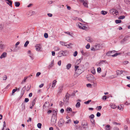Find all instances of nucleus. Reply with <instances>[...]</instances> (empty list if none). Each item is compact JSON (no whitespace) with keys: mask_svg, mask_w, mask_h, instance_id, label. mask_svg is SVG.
<instances>
[{"mask_svg":"<svg viewBox=\"0 0 130 130\" xmlns=\"http://www.w3.org/2000/svg\"><path fill=\"white\" fill-rule=\"evenodd\" d=\"M59 54L60 55V56H64L66 55L64 51H61L59 53Z\"/></svg>","mask_w":130,"mask_h":130,"instance_id":"obj_11","label":"nucleus"},{"mask_svg":"<svg viewBox=\"0 0 130 130\" xmlns=\"http://www.w3.org/2000/svg\"><path fill=\"white\" fill-rule=\"evenodd\" d=\"M64 121L63 119H60L59 122V125L61 126H62L64 123Z\"/></svg>","mask_w":130,"mask_h":130,"instance_id":"obj_9","label":"nucleus"},{"mask_svg":"<svg viewBox=\"0 0 130 130\" xmlns=\"http://www.w3.org/2000/svg\"><path fill=\"white\" fill-rule=\"evenodd\" d=\"M54 63V60H53L51 62V63L48 66V69H50L53 66Z\"/></svg>","mask_w":130,"mask_h":130,"instance_id":"obj_15","label":"nucleus"},{"mask_svg":"<svg viewBox=\"0 0 130 130\" xmlns=\"http://www.w3.org/2000/svg\"><path fill=\"white\" fill-rule=\"evenodd\" d=\"M29 101V99H28L27 98H26L25 99V102H27Z\"/></svg>","mask_w":130,"mask_h":130,"instance_id":"obj_56","label":"nucleus"},{"mask_svg":"<svg viewBox=\"0 0 130 130\" xmlns=\"http://www.w3.org/2000/svg\"><path fill=\"white\" fill-rule=\"evenodd\" d=\"M77 51H75V52L74 53V54H73V55L74 57L76 56L77 54Z\"/></svg>","mask_w":130,"mask_h":130,"instance_id":"obj_46","label":"nucleus"},{"mask_svg":"<svg viewBox=\"0 0 130 130\" xmlns=\"http://www.w3.org/2000/svg\"><path fill=\"white\" fill-rule=\"evenodd\" d=\"M95 47V49L96 50H98L101 47V46L100 44H98L96 45Z\"/></svg>","mask_w":130,"mask_h":130,"instance_id":"obj_16","label":"nucleus"},{"mask_svg":"<svg viewBox=\"0 0 130 130\" xmlns=\"http://www.w3.org/2000/svg\"><path fill=\"white\" fill-rule=\"evenodd\" d=\"M128 36H126L124 37V38L123 40L122 41L124 42L125 41L127 40L128 38Z\"/></svg>","mask_w":130,"mask_h":130,"instance_id":"obj_22","label":"nucleus"},{"mask_svg":"<svg viewBox=\"0 0 130 130\" xmlns=\"http://www.w3.org/2000/svg\"><path fill=\"white\" fill-rule=\"evenodd\" d=\"M64 32L65 33L67 34H68V35H70L71 36H72V35H71L70 34V33L69 32H68V31L65 32Z\"/></svg>","mask_w":130,"mask_h":130,"instance_id":"obj_58","label":"nucleus"},{"mask_svg":"<svg viewBox=\"0 0 130 130\" xmlns=\"http://www.w3.org/2000/svg\"><path fill=\"white\" fill-rule=\"evenodd\" d=\"M54 49L55 51H58L59 50V48L57 47H54Z\"/></svg>","mask_w":130,"mask_h":130,"instance_id":"obj_47","label":"nucleus"},{"mask_svg":"<svg viewBox=\"0 0 130 130\" xmlns=\"http://www.w3.org/2000/svg\"><path fill=\"white\" fill-rule=\"evenodd\" d=\"M71 122V120L70 119H69L66 122V124L69 123Z\"/></svg>","mask_w":130,"mask_h":130,"instance_id":"obj_49","label":"nucleus"},{"mask_svg":"<svg viewBox=\"0 0 130 130\" xmlns=\"http://www.w3.org/2000/svg\"><path fill=\"white\" fill-rule=\"evenodd\" d=\"M4 125H3V129H2V130H4V127H5L6 126V122L5 121H4Z\"/></svg>","mask_w":130,"mask_h":130,"instance_id":"obj_44","label":"nucleus"},{"mask_svg":"<svg viewBox=\"0 0 130 130\" xmlns=\"http://www.w3.org/2000/svg\"><path fill=\"white\" fill-rule=\"evenodd\" d=\"M113 130H119V128L117 127H115L113 128Z\"/></svg>","mask_w":130,"mask_h":130,"instance_id":"obj_63","label":"nucleus"},{"mask_svg":"<svg viewBox=\"0 0 130 130\" xmlns=\"http://www.w3.org/2000/svg\"><path fill=\"white\" fill-rule=\"evenodd\" d=\"M117 74V75H120L122 73V72H121V71L117 70L116 71Z\"/></svg>","mask_w":130,"mask_h":130,"instance_id":"obj_23","label":"nucleus"},{"mask_svg":"<svg viewBox=\"0 0 130 130\" xmlns=\"http://www.w3.org/2000/svg\"><path fill=\"white\" fill-rule=\"evenodd\" d=\"M124 129L125 130H127L128 129V127L127 126L125 125L124 126Z\"/></svg>","mask_w":130,"mask_h":130,"instance_id":"obj_64","label":"nucleus"},{"mask_svg":"<svg viewBox=\"0 0 130 130\" xmlns=\"http://www.w3.org/2000/svg\"><path fill=\"white\" fill-rule=\"evenodd\" d=\"M78 122H79V121L77 120L74 121V124H77L78 123Z\"/></svg>","mask_w":130,"mask_h":130,"instance_id":"obj_59","label":"nucleus"},{"mask_svg":"<svg viewBox=\"0 0 130 130\" xmlns=\"http://www.w3.org/2000/svg\"><path fill=\"white\" fill-rule=\"evenodd\" d=\"M61 61L60 60L58 62V64L59 66H60L61 64Z\"/></svg>","mask_w":130,"mask_h":130,"instance_id":"obj_54","label":"nucleus"},{"mask_svg":"<svg viewBox=\"0 0 130 130\" xmlns=\"http://www.w3.org/2000/svg\"><path fill=\"white\" fill-rule=\"evenodd\" d=\"M61 44L62 45H64V46H67V45L66 44V43L63 42H60Z\"/></svg>","mask_w":130,"mask_h":130,"instance_id":"obj_36","label":"nucleus"},{"mask_svg":"<svg viewBox=\"0 0 130 130\" xmlns=\"http://www.w3.org/2000/svg\"><path fill=\"white\" fill-rule=\"evenodd\" d=\"M81 59H79V60H77L76 62V64H78L79 63L81 62Z\"/></svg>","mask_w":130,"mask_h":130,"instance_id":"obj_24","label":"nucleus"},{"mask_svg":"<svg viewBox=\"0 0 130 130\" xmlns=\"http://www.w3.org/2000/svg\"><path fill=\"white\" fill-rule=\"evenodd\" d=\"M35 47L37 51H41V47L40 44H37L35 46Z\"/></svg>","mask_w":130,"mask_h":130,"instance_id":"obj_4","label":"nucleus"},{"mask_svg":"<svg viewBox=\"0 0 130 130\" xmlns=\"http://www.w3.org/2000/svg\"><path fill=\"white\" fill-rule=\"evenodd\" d=\"M85 7H87V3L84 2L83 3Z\"/></svg>","mask_w":130,"mask_h":130,"instance_id":"obj_53","label":"nucleus"},{"mask_svg":"<svg viewBox=\"0 0 130 130\" xmlns=\"http://www.w3.org/2000/svg\"><path fill=\"white\" fill-rule=\"evenodd\" d=\"M110 107L111 108L113 109L115 108H116L117 107L114 104H112L111 105V106Z\"/></svg>","mask_w":130,"mask_h":130,"instance_id":"obj_32","label":"nucleus"},{"mask_svg":"<svg viewBox=\"0 0 130 130\" xmlns=\"http://www.w3.org/2000/svg\"><path fill=\"white\" fill-rule=\"evenodd\" d=\"M91 101L90 100H89L88 101L84 102V103L86 104H88Z\"/></svg>","mask_w":130,"mask_h":130,"instance_id":"obj_45","label":"nucleus"},{"mask_svg":"<svg viewBox=\"0 0 130 130\" xmlns=\"http://www.w3.org/2000/svg\"><path fill=\"white\" fill-rule=\"evenodd\" d=\"M110 126L109 125H107L105 127L106 130H110Z\"/></svg>","mask_w":130,"mask_h":130,"instance_id":"obj_19","label":"nucleus"},{"mask_svg":"<svg viewBox=\"0 0 130 130\" xmlns=\"http://www.w3.org/2000/svg\"><path fill=\"white\" fill-rule=\"evenodd\" d=\"M29 43V41H27L24 44V46L25 47H26L27 46L28 44Z\"/></svg>","mask_w":130,"mask_h":130,"instance_id":"obj_33","label":"nucleus"},{"mask_svg":"<svg viewBox=\"0 0 130 130\" xmlns=\"http://www.w3.org/2000/svg\"><path fill=\"white\" fill-rule=\"evenodd\" d=\"M69 95L68 93H67L65 96V98L64 100V101L65 103H69Z\"/></svg>","mask_w":130,"mask_h":130,"instance_id":"obj_3","label":"nucleus"},{"mask_svg":"<svg viewBox=\"0 0 130 130\" xmlns=\"http://www.w3.org/2000/svg\"><path fill=\"white\" fill-rule=\"evenodd\" d=\"M115 51H109L108 52H107L106 54V55L108 56H112V55H112V52H115Z\"/></svg>","mask_w":130,"mask_h":130,"instance_id":"obj_13","label":"nucleus"},{"mask_svg":"<svg viewBox=\"0 0 130 130\" xmlns=\"http://www.w3.org/2000/svg\"><path fill=\"white\" fill-rule=\"evenodd\" d=\"M101 115V114L100 113L98 112H97L96 114V116L98 117H99Z\"/></svg>","mask_w":130,"mask_h":130,"instance_id":"obj_51","label":"nucleus"},{"mask_svg":"<svg viewBox=\"0 0 130 130\" xmlns=\"http://www.w3.org/2000/svg\"><path fill=\"white\" fill-rule=\"evenodd\" d=\"M80 106V103L79 102H77L76 105V107H79Z\"/></svg>","mask_w":130,"mask_h":130,"instance_id":"obj_30","label":"nucleus"},{"mask_svg":"<svg viewBox=\"0 0 130 130\" xmlns=\"http://www.w3.org/2000/svg\"><path fill=\"white\" fill-rule=\"evenodd\" d=\"M110 13H112L113 14H115L116 15H117V13H118V12H117V11L114 9H110Z\"/></svg>","mask_w":130,"mask_h":130,"instance_id":"obj_8","label":"nucleus"},{"mask_svg":"<svg viewBox=\"0 0 130 130\" xmlns=\"http://www.w3.org/2000/svg\"><path fill=\"white\" fill-rule=\"evenodd\" d=\"M121 54V53H116L115 54H114V55H112V56L113 57H115V56H117V55H120Z\"/></svg>","mask_w":130,"mask_h":130,"instance_id":"obj_37","label":"nucleus"},{"mask_svg":"<svg viewBox=\"0 0 130 130\" xmlns=\"http://www.w3.org/2000/svg\"><path fill=\"white\" fill-rule=\"evenodd\" d=\"M6 3L11 7H12V2L10 0H6Z\"/></svg>","mask_w":130,"mask_h":130,"instance_id":"obj_12","label":"nucleus"},{"mask_svg":"<svg viewBox=\"0 0 130 130\" xmlns=\"http://www.w3.org/2000/svg\"><path fill=\"white\" fill-rule=\"evenodd\" d=\"M94 117V115L93 114H92L89 116V118L91 119H93Z\"/></svg>","mask_w":130,"mask_h":130,"instance_id":"obj_41","label":"nucleus"},{"mask_svg":"<svg viewBox=\"0 0 130 130\" xmlns=\"http://www.w3.org/2000/svg\"><path fill=\"white\" fill-rule=\"evenodd\" d=\"M7 53L6 52H4L2 54L0 57V58L1 59L4 58L7 56Z\"/></svg>","mask_w":130,"mask_h":130,"instance_id":"obj_7","label":"nucleus"},{"mask_svg":"<svg viewBox=\"0 0 130 130\" xmlns=\"http://www.w3.org/2000/svg\"><path fill=\"white\" fill-rule=\"evenodd\" d=\"M79 66H75V73L74 74L75 76H78L81 73V71L78 72V71L79 70L78 68Z\"/></svg>","mask_w":130,"mask_h":130,"instance_id":"obj_1","label":"nucleus"},{"mask_svg":"<svg viewBox=\"0 0 130 130\" xmlns=\"http://www.w3.org/2000/svg\"><path fill=\"white\" fill-rule=\"evenodd\" d=\"M91 72L93 74H95V69L94 67L92 68L91 69Z\"/></svg>","mask_w":130,"mask_h":130,"instance_id":"obj_17","label":"nucleus"},{"mask_svg":"<svg viewBox=\"0 0 130 130\" xmlns=\"http://www.w3.org/2000/svg\"><path fill=\"white\" fill-rule=\"evenodd\" d=\"M41 74V73L40 72H37L36 74V76H38Z\"/></svg>","mask_w":130,"mask_h":130,"instance_id":"obj_62","label":"nucleus"},{"mask_svg":"<svg viewBox=\"0 0 130 130\" xmlns=\"http://www.w3.org/2000/svg\"><path fill=\"white\" fill-rule=\"evenodd\" d=\"M121 21L120 20H115V23L116 24H118L121 23Z\"/></svg>","mask_w":130,"mask_h":130,"instance_id":"obj_28","label":"nucleus"},{"mask_svg":"<svg viewBox=\"0 0 130 130\" xmlns=\"http://www.w3.org/2000/svg\"><path fill=\"white\" fill-rule=\"evenodd\" d=\"M113 124H114L116 125H120L121 124L120 123H117V122H113Z\"/></svg>","mask_w":130,"mask_h":130,"instance_id":"obj_55","label":"nucleus"},{"mask_svg":"<svg viewBox=\"0 0 130 130\" xmlns=\"http://www.w3.org/2000/svg\"><path fill=\"white\" fill-rule=\"evenodd\" d=\"M57 81L56 80H55L53 82L52 87V88L54 87L56 85V84Z\"/></svg>","mask_w":130,"mask_h":130,"instance_id":"obj_14","label":"nucleus"},{"mask_svg":"<svg viewBox=\"0 0 130 130\" xmlns=\"http://www.w3.org/2000/svg\"><path fill=\"white\" fill-rule=\"evenodd\" d=\"M63 85H61L58 88V92L59 93H61L63 89Z\"/></svg>","mask_w":130,"mask_h":130,"instance_id":"obj_6","label":"nucleus"},{"mask_svg":"<svg viewBox=\"0 0 130 130\" xmlns=\"http://www.w3.org/2000/svg\"><path fill=\"white\" fill-rule=\"evenodd\" d=\"M125 18V16L124 15H121L118 18L119 19H124Z\"/></svg>","mask_w":130,"mask_h":130,"instance_id":"obj_21","label":"nucleus"},{"mask_svg":"<svg viewBox=\"0 0 130 130\" xmlns=\"http://www.w3.org/2000/svg\"><path fill=\"white\" fill-rule=\"evenodd\" d=\"M86 40L88 42H93L92 39L90 37H88L86 38Z\"/></svg>","mask_w":130,"mask_h":130,"instance_id":"obj_10","label":"nucleus"},{"mask_svg":"<svg viewBox=\"0 0 130 130\" xmlns=\"http://www.w3.org/2000/svg\"><path fill=\"white\" fill-rule=\"evenodd\" d=\"M44 36L45 38H47L48 37V35L46 33H45L44 35Z\"/></svg>","mask_w":130,"mask_h":130,"instance_id":"obj_50","label":"nucleus"},{"mask_svg":"<svg viewBox=\"0 0 130 130\" xmlns=\"http://www.w3.org/2000/svg\"><path fill=\"white\" fill-rule=\"evenodd\" d=\"M57 110H53V112L55 114H53V115H54L56 116L57 115Z\"/></svg>","mask_w":130,"mask_h":130,"instance_id":"obj_29","label":"nucleus"},{"mask_svg":"<svg viewBox=\"0 0 130 130\" xmlns=\"http://www.w3.org/2000/svg\"><path fill=\"white\" fill-rule=\"evenodd\" d=\"M28 54H30V55L29 56L31 58V56H32V54H31V51H28Z\"/></svg>","mask_w":130,"mask_h":130,"instance_id":"obj_57","label":"nucleus"},{"mask_svg":"<svg viewBox=\"0 0 130 130\" xmlns=\"http://www.w3.org/2000/svg\"><path fill=\"white\" fill-rule=\"evenodd\" d=\"M71 64L70 63H68L67 66V69L68 70H69L71 67Z\"/></svg>","mask_w":130,"mask_h":130,"instance_id":"obj_26","label":"nucleus"},{"mask_svg":"<svg viewBox=\"0 0 130 130\" xmlns=\"http://www.w3.org/2000/svg\"><path fill=\"white\" fill-rule=\"evenodd\" d=\"M7 78V76L6 75H5L3 77V80H6Z\"/></svg>","mask_w":130,"mask_h":130,"instance_id":"obj_52","label":"nucleus"},{"mask_svg":"<svg viewBox=\"0 0 130 130\" xmlns=\"http://www.w3.org/2000/svg\"><path fill=\"white\" fill-rule=\"evenodd\" d=\"M72 111V109L70 107H68L66 109V111L68 112L69 113Z\"/></svg>","mask_w":130,"mask_h":130,"instance_id":"obj_18","label":"nucleus"},{"mask_svg":"<svg viewBox=\"0 0 130 130\" xmlns=\"http://www.w3.org/2000/svg\"><path fill=\"white\" fill-rule=\"evenodd\" d=\"M90 45L89 43L86 46V48L87 49L89 48H90Z\"/></svg>","mask_w":130,"mask_h":130,"instance_id":"obj_48","label":"nucleus"},{"mask_svg":"<svg viewBox=\"0 0 130 130\" xmlns=\"http://www.w3.org/2000/svg\"><path fill=\"white\" fill-rule=\"evenodd\" d=\"M103 62H104L105 63H106L107 61L105 60H101V61H100V62H99V64H100L101 63H102Z\"/></svg>","mask_w":130,"mask_h":130,"instance_id":"obj_35","label":"nucleus"},{"mask_svg":"<svg viewBox=\"0 0 130 130\" xmlns=\"http://www.w3.org/2000/svg\"><path fill=\"white\" fill-rule=\"evenodd\" d=\"M4 27V25L2 24H0V30H2Z\"/></svg>","mask_w":130,"mask_h":130,"instance_id":"obj_39","label":"nucleus"},{"mask_svg":"<svg viewBox=\"0 0 130 130\" xmlns=\"http://www.w3.org/2000/svg\"><path fill=\"white\" fill-rule=\"evenodd\" d=\"M27 78V77H25L24 78V79L22 81V82L21 83L23 84L26 81V80Z\"/></svg>","mask_w":130,"mask_h":130,"instance_id":"obj_34","label":"nucleus"},{"mask_svg":"<svg viewBox=\"0 0 130 130\" xmlns=\"http://www.w3.org/2000/svg\"><path fill=\"white\" fill-rule=\"evenodd\" d=\"M102 106H100L97 107V108H98V110H100L102 108Z\"/></svg>","mask_w":130,"mask_h":130,"instance_id":"obj_60","label":"nucleus"},{"mask_svg":"<svg viewBox=\"0 0 130 130\" xmlns=\"http://www.w3.org/2000/svg\"><path fill=\"white\" fill-rule=\"evenodd\" d=\"M25 87H24L21 90L22 92L24 93L25 91Z\"/></svg>","mask_w":130,"mask_h":130,"instance_id":"obj_40","label":"nucleus"},{"mask_svg":"<svg viewBox=\"0 0 130 130\" xmlns=\"http://www.w3.org/2000/svg\"><path fill=\"white\" fill-rule=\"evenodd\" d=\"M17 90V89H13L12 91V95H13V94Z\"/></svg>","mask_w":130,"mask_h":130,"instance_id":"obj_38","label":"nucleus"},{"mask_svg":"<svg viewBox=\"0 0 130 130\" xmlns=\"http://www.w3.org/2000/svg\"><path fill=\"white\" fill-rule=\"evenodd\" d=\"M60 112L61 113H63L64 112V110L62 108L60 110Z\"/></svg>","mask_w":130,"mask_h":130,"instance_id":"obj_61","label":"nucleus"},{"mask_svg":"<svg viewBox=\"0 0 130 130\" xmlns=\"http://www.w3.org/2000/svg\"><path fill=\"white\" fill-rule=\"evenodd\" d=\"M107 13V11H102L101 12V14L103 15H105Z\"/></svg>","mask_w":130,"mask_h":130,"instance_id":"obj_25","label":"nucleus"},{"mask_svg":"<svg viewBox=\"0 0 130 130\" xmlns=\"http://www.w3.org/2000/svg\"><path fill=\"white\" fill-rule=\"evenodd\" d=\"M35 103H36V100L35 99L32 101V106H34L35 104Z\"/></svg>","mask_w":130,"mask_h":130,"instance_id":"obj_43","label":"nucleus"},{"mask_svg":"<svg viewBox=\"0 0 130 130\" xmlns=\"http://www.w3.org/2000/svg\"><path fill=\"white\" fill-rule=\"evenodd\" d=\"M20 5V3L19 2H15V5L16 7H18Z\"/></svg>","mask_w":130,"mask_h":130,"instance_id":"obj_20","label":"nucleus"},{"mask_svg":"<svg viewBox=\"0 0 130 130\" xmlns=\"http://www.w3.org/2000/svg\"><path fill=\"white\" fill-rule=\"evenodd\" d=\"M41 126L42 124L41 123H38L37 125L38 127L39 128H41Z\"/></svg>","mask_w":130,"mask_h":130,"instance_id":"obj_31","label":"nucleus"},{"mask_svg":"<svg viewBox=\"0 0 130 130\" xmlns=\"http://www.w3.org/2000/svg\"><path fill=\"white\" fill-rule=\"evenodd\" d=\"M56 117H55V119L54 120H52V122H53V123L55 124L56 123Z\"/></svg>","mask_w":130,"mask_h":130,"instance_id":"obj_27","label":"nucleus"},{"mask_svg":"<svg viewBox=\"0 0 130 130\" xmlns=\"http://www.w3.org/2000/svg\"><path fill=\"white\" fill-rule=\"evenodd\" d=\"M97 72L99 73H100L101 72V68L100 67L98 68H97Z\"/></svg>","mask_w":130,"mask_h":130,"instance_id":"obj_42","label":"nucleus"},{"mask_svg":"<svg viewBox=\"0 0 130 130\" xmlns=\"http://www.w3.org/2000/svg\"><path fill=\"white\" fill-rule=\"evenodd\" d=\"M79 28L83 29H87V27L85 26V24L80 23H77Z\"/></svg>","mask_w":130,"mask_h":130,"instance_id":"obj_2","label":"nucleus"},{"mask_svg":"<svg viewBox=\"0 0 130 130\" xmlns=\"http://www.w3.org/2000/svg\"><path fill=\"white\" fill-rule=\"evenodd\" d=\"M35 13V12L34 11H30L27 12V15L28 16V17H29L33 15Z\"/></svg>","mask_w":130,"mask_h":130,"instance_id":"obj_5","label":"nucleus"}]
</instances>
